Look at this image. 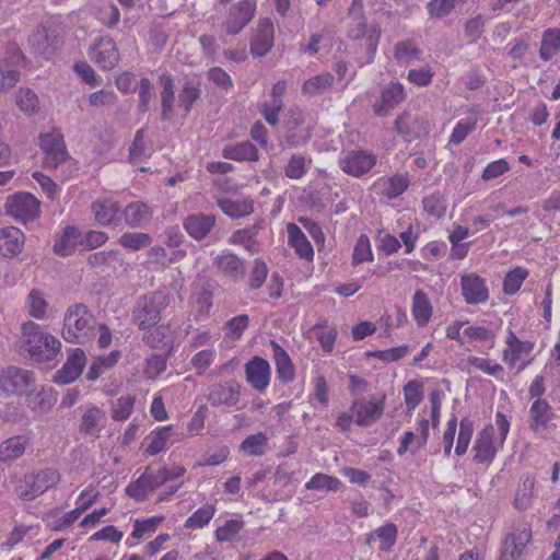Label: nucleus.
Listing matches in <instances>:
<instances>
[{"label": "nucleus", "mask_w": 560, "mask_h": 560, "mask_svg": "<svg viewBox=\"0 0 560 560\" xmlns=\"http://www.w3.org/2000/svg\"><path fill=\"white\" fill-rule=\"evenodd\" d=\"M162 90L160 92L161 119L170 121L173 118L175 102L174 79L168 73H162L159 78Z\"/></svg>", "instance_id": "c85d7f7f"}, {"label": "nucleus", "mask_w": 560, "mask_h": 560, "mask_svg": "<svg viewBox=\"0 0 560 560\" xmlns=\"http://www.w3.org/2000/svg\"><path fill=\"white\" fill-rule=\"evenodd\" d=\"M409 184V175L404 173L395 174L389 177H381L374 183V187L386 198L395 199L407 190Z\"/></svg>", "instance_id": "a878e982"}, {"label": "nucleus", "mask_w": 560, "mask_h": 560, "mask_svg": "<svg viewBox=\"0 0 560 560\" xmlns=\"http://www.w3.org/2000/svg\"><path fill=\"white\" fill-rule=\"evenodd\" d=\"M167 352L165 354H151L145 362L144 372L150 378H155L161 375L166 369Z\"/></svg>", "instance_id": "69168bd1"}, {"label": "nucleus", "mask_w": 560, "mask_h": 560, "mask_svg": "<svg viewBox=\"0 0 560 560\" xmlns=\"http://www.w3.org/2000/svg\"><path fill=\"white\" fill-rule=\"evenodd\" d=\"M335 83V77L330 72H322L308 78L302 84V93L313 97L328 92Z\"/></svg>", "instance_id": "e433bc0d"}, {"label": "nucleus", "mask_w": 560, "mask_h": 560, "mask_svg": "<svg viewBox=\"0 0 560 560\" xmlns=\"http://www.w3.org/2000/svg\"><path fill=\"white\" fill-rule=\"evenodd\" d=\"M24 61L23 52L15 46L11 48L10 60H0V92L12 89L20 81L19 66Z\"/></svg>", "instance_id": "a211bd4d"}, {"label": "nucleus", "mask_w": 560, "mask_h": 560, "mask_svg": "<svg viewBox=\"0 0 560 560\" xmlns=\"http://www.w3.org/2000/svg\"><path fill=\"white\" fill-rule=\"evenodd\" d=\"M22 337L25 350L35 362H50L60 352V340L34 322L22 325Z\"/></svg>", "instance_id": "f257e3e1"}, {"label": "nucleus", "mask_w": 560, "mask_h": 560, "mask_svg": "<svg viewBox=\"0 0 560 560\" xmlns=\"http://www.w3.org/2000/svg\"><path fill=\"white\" fill-rule=\"evenodd\" d=\"M81 236L80 230L74 225H67L55 238L54 253L67 257L74 253Z\"/></svg>", "instance_id": "7c9ffc66"}, {"label": "nucleus", "mask_w": 560, "mask_h": 560, "mask_svg": "<svg viewBox=\"0 0 560 560\" xmlns=\"http://www.w3.org/2000/svg\"><path fill=\"white\" fill-rule=\"evenodd\" d=\"M495 427L498 434L492 424L487 425L478 433L472 447L476 462L491 463L498 451L503 447L510 431V421L501 411L495 412Z\"/></svg>", "instance_id": "f03ea898"}, {"label": "nucleus", "mask_w": 560, "mask_h": 560, "mask_svg": "<svg viewBox=\"0 0 560 560\" xmlns=\"http://www.w3.org/2000/svg\"><path fill=\"white\" fill-rule=\"evenodd\" d=\"M421 50L411 39L398 42L394 47L395 60L404 66H409L420 60Z\"/></svg>", "instance_id": "c03bdc74"}, {"label": "nucleus", "mask_w": 560, "mask_h": 560, "mask_svg": "<svg viewBox=\"0 0 560 560\" xmlns=\"http://www.w3.org/2000/svg\"><path fill=\"white\" fill-rule=\"evenodd\" d=\"M118 243L124 248L138 252L150 246L152 237L150 234L143 232H126L119 237Z\"/></svg>", "instance_id": "de8ad7c7"}, {"label": "nucleus", "mask_w": 560, "mask_h": 560, "mask_svg": "<svg viewBox=\"0 0 560 560\" xmlns=\"http://www.w3.org/2000/svg\"><path fill=\"white\" fill-rule=\"evenodd\" d=\"M532 540V528L527 523H518L502 542L500 560H520Z\"/></svg>", "instance_id": "1a4fd4ad"}, {"label": "nucleus", "mask_w": 560, "mask_h": 560, "mask_svg": "<svg viewBox=\"0 0 560 560\" xmlns=\"http://www.w3.org/2000/svg\"><path fill=\"white\" fill-rule=\"evenodd\" d=\"M170 303L168 295L154 291L141 296L132 311V319L140 330L155 327L161 320V314Z\"/></svg>", "instance_id": "39448f33"}, {"label": "nucleus", "mask_w": 560, "mask_h": 560, "mask_svg": "<svg viewBox=\"0 0 560 560\" xmlns=\"http://www.w3.org/2000/svg\"><path fill=\"white\" fill-rule=\"evenodd\" d=\"M530 429L538 431L546 428L549 421L553 418V412L550 404L545 400H534L530 408Z\"/></svg>", "instance_id": "ea45409f"}, {"label": "nucleus", "mask_w": 560, "mask_h": 560, "mask_svg": "<svg viewBox=\"0 0 560 560\" xmlns=\"http://www.w3.org/2000/svg\"><path fill=\"white\" fill-rule=\"evenodd\" d=\"M126 224L131 229L143 226L152 218V211L144 202H131L122 210Z\"/></svg>", "instance_id": "f704fd0d"}, {"label": "nucleus", "mask_w": 560, "mask_h": 560, "mask_svg": "<svg viewBox=\"0 0 560 560\" xmlns=\"http://www.w3.org/2000/svg\"><path fill=\"white\" fill-rule=\"evenodd\" d=\"M214 514V508L211 504H205L195 511L185 522L188 529L202 528L209 524Z\"/></svg>", "instance_id": "6e6d98bb"}, {"label": "nucleus", "mask_w": 560, "mask_h": 560, "mask_svg": "<svg viewBox=\"0 0 560 560\" xmlns=\"http://www.w3.org/2000/svg\"><path fill=\"white\" fill-rule=\"evenodd\" d=\"M173 434V425L161 427L152 431L143 441L145 443L144 454L155 456L161 453L168 442L171 444L175 442L172 440Z\"/></svg>", "instance_id": "c756f323"}, {"label": "nucleus", "mask_w": 560, "mask_h": 560, "mask_svg": "<svg viewBox=\"0 0 560 560\" xmlns=\"http://www.w3.org/2000/svg\"><path fill=\"white\" fill-rule=\"evenodd\" d=\"M241 395V385L234 380L218 383L209 388L208 400L212 406H234Z\"/></svg>", "instance_id": "6ab92c4d"}, {"label": "nucleus", "mask_w": 560, "mask_h": 560, "mask_svg": "<svg viewBox=\"0 0 560 560\" xmlns=\"http://www.w3.org/2000/svg\"><path fill=\"white\" fill-rule=\"evenodd\" d=\"M25 244L24 233L16 226L0 229V255L12 258L22 253Z\"/></svg>", "instance_id": "4be33fe9"}, {"label": "nucleus", "mask_w": 560, "mask_h": 560, "mask_svg": "<svg viewBox=\"0 0 560 560\" xmlns=\"http://www.w3.org/2000/svg\"><path fill=\"white\" fill-rule=\"evenodd\" d=\"M60 481V472L55 468H45L24 475L15 487L18 497L32 501Z\"/></svg>", "instance_id": "423d86ee"}, {"label": "nucleus", "mask_w": 560, "mask_h": 560, "mask_svg": "<svg viewBox=\"0 0 560 560\" xmlns=\"http://www.w3.org/2000/svg\"><path fill=\"white\" fill-rule=\"evenodd\" d=\"M533 350V343L520 340L512 331L506 338V348L503 351L504 361L514 368L522 354H529Z\"/></svg>", "instance_id": "58836bf2"}, {"label": "nucleus", "mask_w": 560, "mask_h": 560, "mask_svg": "<svg viewBox=\"0 0 560 560\" xmlns=\"http://www.w3.org/2000/svg\"><path fill=\"white\" fill-rule=\"evenodd\" d=\"M376 164V156L364 150H351L339 159V166L343 173L353 177H361L369 173Z\"/></svg>", "instance_id": "f8f14e48"}, {"label": "nucleus", "mask_w": 560, "mask_h": 560, "mask_svg": "<svg viewBox=\"0 0 560 560\" xmlns=\"http://www.w3.org/2000/svg\"><path fill=\"white\" fill-rule=\"evenodd\" d=\"M135 397L127 394L117 399L115 406L113 407V419L115 421H125L131 415V411L135 406Z\"/></svg>", "instance_id": "680f3d73"}, {"label": "nucleus", "mask_w": 560, "mask_h": 560, "mask_svg": "<svg viewBox=\"0 0 560 560\" xmlns=\"http://www.w3.org/2000/svg\"><path fill=\"white\" fill-rule=\"evenodd\" d=\"M476 117H468L457 121L450 136V143H462L467 138V136L476 129Z\"/></svg>", "instance_id": "4d7b16f0"}, {"label": "nucleus", "mask_w": 560, "mask_h": 560, "mask_svg": "<svg viewBox=\"0 0 560 560\" xmlns=\"http://www.w3.org/2000/svg\"><path fill=\"white\" fill-rule=\"evenodd\" d=\"M95 316L85 304L70 305L65 314L62 337L67 342L84 343L94 335Z\"/></svg>", "instance_id": "7ed1b4c3"}, {"label": "nucleus", "mask_w": 560, "mask_h": 560, "mask_svg": "<svg viewBox=\"0 0 560 560\" xmlns=\"http://www.w3.org/2000/svg\"><path fill=\"white\" fill-rule=\"evenodd\" d=\"M467 363L483 373L494 376L501 377L503 374V366L499 363H491L489 360L479 357H469L467 359Z\"/></svg>", "instance_id": "338daca9"}, {"label": "nucleus", "mask_w": 560, "mask_h": 560, "mask_svg": "<svg viewBox=\"0 0 560 560\" xmlns=\"http://www.w3.org/2000/svg\"><path fill=\"white\" fill-rule=\"evenodd\" d=\"M275 30L270 19L259 20L250 39V54L254 57L266 56L273 46Z\"/></svg>", "instance_id": "f3484780"}, {"label": "nucleus", "mask_w": 560, "mask_h": 560, "mask_svg": "<svg viewBox=\"0 0 560 560\" xmlns=\"http://www.w3.org/2000/svg\"><path fill=\"white\" fill-rule=\"evenodd\" d=\"M283 107L282 101H277L270 97L269 101H265L259 106V112L265 117L266 121L270 126H276L279 122V113Z\"/></svg>", "instance_id": "0e129e2a"}, {"label": "nucleus", "mask_w": 560, "mask_h": 560, "mask_svg": "<svg viewBox=\"0 0 560 560\" xmlns=\"http://www.w3.org/2000/svg\"><path fill=\"white\" fill-rule=\"evenodd\" d=\"M145 130L139 129L135 133L133 141L129 148V160L131 163H141L151 156L144 143Z\"/></svg>", "instance_id": "09e8293b"}, {"label": "nucleus", "mask_w": 560, "mask_h": 560, "mask_svg": "<svg viewBox=\"0 0 560 560\" xmlns=\"http://www.w3.org/2000/svg\"><path fill=\"white\" fill-rule=\"evenodd\" d=\"M91 211L97 223L103 226L116 225L119 220L118 202L108 198L94 200L91 203Z\"/></svg>", "instance_id": "b1692460"}, {"label": "nucleus", "mask_w": 560, "mask_h": 560, "mask_svg": "<svg viewBox=\"0 0 560 560\" xmlns=\"http://www.w3.org/2000/svg\"><path fill=\"white\" fill-rule=\"evenodd\" d=\"M201 94L200 78L196 74L186 77L177 95L178 105L184 109V116L190 114L194 104L200 100Z\"/></svg>", "instance_id": "5701e85b"}, {"label": "nucleus", "mask_w": 560, "mask_h": 560, "mask_svg": "<svg viewBox=\"0 0 560 560\" xmlns=\"http://www.w3.org/2000/svg\"><path fill=\"white\" fill-rule=\"evenodd\" d=\"M527 277L526 269L517 267L512 271H509L503 281V290L506 294L516 293L523 284V281Z\"/></svg>", "instance_id": "bf43d9fd"}, {"label": "nucleus", "mask_w": 560, "mask_h": 560, "mask_svg": "<svg viewBox=\"0 0 560 560\" xmlns=\"http://www.w3.org/2000/svg\"><path fill=\"white\" fill-rule=\"evenodd\" d=\"M25 395L27 396V407L35 412H45L48 409H50L56 402V397L54 396L51 388L46 389L43 387L38 392H27V394Z\"/></svg>", "instance_id": "79ce46f5"}, {"label": "nucleus", "mask_w": 560, "mask_h": 560, "mask_svg": "<svg viewBox=\"0 0 560 560\" xmlns=\"http://www.w3.org/2000/svg\"><path fill=\"white\" fill-rule=\"evenodd\" d=\"M411 314L419 327H424L433 315V306L428 294L417 290L412 295Z\"/></svg>", "instance_id": "473e14b6"}, {"label": "nucleus", "mask_w": 560, "mask_h": 560, "mask_svg": "<svg viewBox=\"0 0 560 560\" xmlns=\"http://www.w3.org/2000/svg\"><path fill=\"white\" fill-rule=\"evenodd\" d=\"M404 398L409 411L420 405L423 398L422 384L418 381H410L404 386Z\"/></svg>", "instance_id": "13d9d810"}, {"label": "nucleus", "mask_w": 560, "mask_h": 560, "mask_svg": "<svg viewBox=\"0 0 560 560\" xmlns=\"http://www.w3.org/2000/svg\"><path fill=\"white\" fill-rule=\"evenodd\" d=\"M164 520V516H152L150 518L140 521L136 520L133 523V529L131 537L136 539L142 538L147 533H154Z\"/></svg>", "instance_id": "e2e57ef3"}, {"label": "nucleus", "mask_w": 560, "mask_h": 560, "mask_svg": "<svg viewBox=\"0 0 560 560\" xmlns=\"http://www.w3.org/2000/svg\"><path fill=\"white\" fill-rule=\"evenodd\" d=\"M90 54L94 62L103 70L114 69L120 60L116 43L109 36L98 37L90 47Z\"/></svg>", "instance_id": "4468645a"}, {"label": "nucleus", "mask_w": 560, "mask_h": 560, "mask_svg": "<svg viewBox=\"0 0 560 560\" xmlns=\"http://www.w3.org/2000/svg\"><path fill=\"white\" fill-rule=\"evenodd\" d=\"M104 419L105 412L101 408L92 406L82 415L79 430L85 435L98 438Z\"/></svg>", "instance_id": "c9c22d12"}, {"label": "nucleus", "mask_w": 560, "mask_h": 560, "mask_svg": "<svg viewBox=\"0 0 560 560\" xmlns=\"http://www.w3.org/2000/svg\"><path fill=\"white\" fill-rule=\"evenodd\" d=\"M420 236V224L417 220L408 223L406 230L399 233V238L405 246V252L410 254L416 248V243Z\"/></svg>", "instance_id": "052dcab7"}, {"label": "nucleus", "mask_w": 560, "mask_h": 560, "mask_svg": "<svg viewBox=\"0 0 560 560\" xmlns=\"http://www.w3.org/2000/svg\"><path fill=\"white\" fill-rule=\"evenodd\" d=\"M15 102L19 108L27 116L36 114L39 108L38 97L31 89H20L16 92Z\"/></svg>", "instance_id": "3c124183"}, {"label": "nucleus", "mask_w": 560, "mask_h": 560, "mask_svg": "<svg viewBox=\"0 0 560 560\" xmlns=\"http://www.w3.org/2000/svg\"><path fill=\"white\" fill-rule=\"evenodd\" d=\"M224 339L223 342L229 347L231 342L241 339L245 330V314L235 316L228 320L224 326Z\"/></svg>", "instance_id": "603ef678"}, {"label": "nucleus", "mask_w": 560, "mask_h": 560, "mask_svg": "<svg viewBox=\"0 0 560 560\" xmlns=\"http://www.w3.org/2000/svg\"><path fill=\"white\" fill-rule=\"evenodd\" d=\"M460 288L463 296L468 304L485 303L489 298L483 279L476 273L462 276Z\"/></svg>", "instance_id": "412c9836"}, {"label": "nucleus", "mask_w": 560, "mask_h": 560, "mask_svg": "<svg viewBox=\"0 0 560 560\" xmlns=\"http://www.w3.org/2000/svg\"><path fill=\"white\" fill-rule=\"evenodd\" d=\"M215 223L213 214L202 212L189 214L183 222L185 231L195 240L205 238Z\"/></svg>", "instance_id": "393cba45"}, {"label": "nucleus", "mask_w": 560, "mask_h": 560, "mask_svg": "<svg viewBox=\"0 0 560 560\" xmlns=\"http://www.w3.org/2000/svg\"><path fill=\"white\" fill-rule=\"evenodd\" d=\"M474 432L472 421L468 418H463L459 422V431L457 435V443L455 446V454L457 456H463L469 446Z\"/></svg>", "instance_id": "5fc2aeb1"}, {"label": "nucleus", "mask_w": 560, "mask_h": 560, "mask_svg": "<svg viewBox=\"0 0 560 560\" xmlns=\"http://www.w3.org/2000/svg\"><path fill=\"white\" fill-rule=\"evenodd\" d=\"M278 378L287 384L294 378L295 369L288 352L275 340L270 341Z\"/></svg>", "instance_id": "cd10ccee"}, {"label": "nucleus", "mask_w": 560, "mask_h": 560, "mask_svg": "<svg viewBox=\"0 0 560 560\" xmlns=\"http://www.w3.org/2000/svg\"><path fill=\"white\" fill-rule=\"evenodd\" d=\"M3 209L14 221L26 224L39 217L40 201L30 192L19 191L7 197Z\"/></svg>", "instance_id": "0eeeda50"}, {"label": "nucleus", "mask_w": 560, "mask_h": 560, "mask_svg": "<svg viewBox=\"0 0 560 560\" xmlns=\"http://www.w3.org/2000/svg\"><path fill=\"white\" fill-rule=\"evenodd\" d=\"M271 380V368L269 362L260 357H254L247 362V382L258 390L265 392Z\"/></svg>", "instance_id": "aec40b11"}, {"label": "nucleus", "mask_w": 560, "mask_h": 560, "mask_svg": "<svg viewBox=\"0 0 560 560\" xmlns=\"http://www.w3.org/2000/svg\"><path fill=\"white\" fill-rule=\"evenodd\" d=\"M560 50V28H548L542 34L539 56L548 61Z\"/></svg>", "instance_id": "a18cd8bd"}, {"label": "nucleus", "mask_w": 560, "mask_h": 560, "mask_svg": "<svg viewBox=\"0 0 560 560\" xmlns=\"http://www.w3.org/2000/svg\"><path fill=\"white\" fill-rule=\"evenodd\" d=\"M39 147L43 150L44 165L48 168H57L67 158L63 137L60 132H47L39 136Z\"/></svg>", "instance_id": "ddd939ff"}, {"label": "nucleus", "mask_w": 560, "mask_h": 560, "mask_svg": "<svg viewBox=\"0 0 560 560\" xmlns=\"http://www.w3.org/2000/svg\"><path fill=\"white\" fill-rule=\"evenodd\" d=\"M163 485L165 482L159 469L149 465L136 480L125 488V493L137 502H143Z\"/></svg>", "instance_id": "6e6552de"}, {"label": "nucleus", "mask_w": 560, "mask_h": 560, "mask_svg": "<svg viewBox=\"0 0 560 560\" xmlns=\"http://www.w3.org/2000/svg\"><path fill=\"white\" fill-rule=\"evenodd\" d=\"M32 371L18 366H9L0 372V390L8 395H24L34 384Z\"/></svg>", "instance_id": "9d476101"}, {"label": "nucleus", "mask_w": 560, "mask_h": 560, "mask_svg": "<svg viewBox=\"0 0 560 560\" xmlns=\"http://www.w3.org/2000/svg\"><path fill=\"white\" fill-rule=\"evenodd\" d=\"M347 34L354 40L365 39L369 52H376L382 31L377 23L368 24L363 0H352L348 9Z\"/></svg>", "instance_id": "20e7f679"}, {"label": "nucleus", "mask_w": 560, "mask_h": 560, "mask_svg": "<svg viewBox=\"0 0 560 560\" xmlns=\"http://www.w3.org/2000/svg\"><path fill=\"white\" fill-rule=\"evenodd\" d=\"M214 265L225 276L232 279H242L244 275V262L235 254L226 252L214 259Z\"/></svg>", "instance_id": "4c0bfd02"}, {"label": "nucleus", "mask_w": 560, "mask_h": 560, "mask_svg": "<svg viewBox=\"0 0 560 560\" xmlns=\"http://www.w3.org/2000/svg\"><path fill=\"white\" fill-rule=\"evenodd\" d=\"M535 479L530 476H525L520 483L516 495L514 499V506L520 510H526L532 503L533 489Z\"/></svg>", "instance_id": "8fccbe9b"}, {"label": "nucleus", "mask_w": 560, "mask_h": 560, "mask_svg": "<svg viewBox=\"0 0 560 560\" xmlns=\"http://www.w3.org/2000/svg\"><path fill=\"white\" fill-rule=\"evenodd\" d=\"M374 256L371 247V242L368 235L361 234L353 247L352 265H360L364 261H373Z\"/></svg>", "instance_id": "864d4df0"}, {"label": "nucleus", "mask_w": 560, "mask_h": 560, "mask_svg": "<svg viewBox=\"0 0 560 560\" xmlns=\"http://www.w3.org/2000/svg\"><path fill=\"white\" fill-rule=\"evenodd\" d=\"M311 332L316 337L325 352H331L336 341L335 329L316 325L312 328Z\"/></svg>", "instance_id": "774afa93"}, {"label": "nucleus", "mask_w": 560, "mask_h": 560, "mask_svg": "<svg viewBox=\"0 0 560 560\" xmlns=\"http://www.w3.org/2000/svg\"><path fill=\"white\" fill-rule=\"evenodd\" d=\"M143 342L151 349L166 350L167 354L173 349V338L170 334V327L156 325L151 329L143 330Z\"/></svg>", "instance_id": "2f4dec72"}, {"label": "nucleus", "mask_w": 560, "mask_h": 560, "mask_svg": "<svg viewBox=\"0 0 560 560\" xmlns=\"http://www.w3.org/2000/svg\"><path fill=\"white\" fill-rule=\"evenodd\" d=\"M406 98L404 85L390 81L382 91L380 100L373 104V112L376 116L385 117L394 110Z\"/></svg>", "instance_id": "2eb2a0df"}, {"label": "nucleus", "mask_w": 560, "mask_h": 560, "mask_svg": "<svg viewBox=\"0 0 560 560\" xmlns=\"http://www.w3.org/2000/svg\"><path fill=\"white\" fill-rule=\"evenodd\" d=\"M372 539L378 540L380 550L384 552L390 551L397 539L396 525L390 522L385 523L369 535L368 541L370 542Z\"/></svg>", "instance_id": "37998d69"}, {"label": "nucleus", "mask_w": 560, "mask_h": 560, "mask_svg": "<svg viewBox=\"0 0 560 560\" xmlns=\"http://www.w3.org/2000/svg\"><path fill=\"white\" fill-rule=\"evenodd\" d=\"M85 363L86 357L82 349L71 350L61 369L55 373L54 382L62 385L74 382L81 375Z\"/></svg>", "instance_id": "dca6fc26"}, {"label": "nucleus", "mask_w": 560, "mask_h": 560, "mask_svg": "<svg viewBox=\"0 0 560 560\" xmlns=\"http://www.w3.org/2000/svg\"><path fill=\"white\" fill-rule=\"evenodd\" d=\"M245 26V0H240L229 9L222 27L228 35L238 34Z\"/></svg>", "instance_id": "a19ab883"}, {"label": "nucleus", "mask_w": 560, "mask_h": 560, "mask_svg": "<svg viewBox=\"0 0 560 560\" xmlns=\"http://www.w3.org/2000/svg\"><path fill=\"white\" fill-rule=\"evenodd\" d=\"M342 487V482L340 479L334 476H329L326 474L317 472L306 483L305 488L307 490H317V491H338Z\"/></svg>", "instance_id": "49530a36"}, {"label": "nucleus", "mask_w": 560, "mask_h": 560, "mask_svg": "<svg viewBox=\"0 0 560 560\" xmlns=\"http://www.w3.org/2000/svg\"><path fill=\"white\" fill-rule=\"evenodd\" d=\"M385 396L378 399L358 398L351 404L350 411L354 415V422L360 427H371L384 413Z\"/></svg>", "instance_id": "9b49d317"}, {"label": "nucleus", "mask_w": 560, "mask_h": 560, "mask_svg": "<svg viewBox=\"0 0 560 560\" xmlns=\"http://www.w3.org/2000/svg\"><path fill=\"white\" fill-rule=\"evenodd\" d=\"M287 231L288 243L296 255L307 261H312L314 258V248L303 231L295 223H289Z\"/></svg>", "instance_id": "bb28decb"}, {"label": "nucleus", "mask_w": 560, "mask_h": 560, "mask_svg": "<svg viewBox=\"0 0 560 560\" xmlns=\"http://www.w3.org/2000/svg\"><path fill=\"white\" fill-rule=\"evenodd\" d=\"M30 444L31 439L26 435H14L4 440L0 444V462L9 463L20 458Z\"/></svg>", "instance_id": "72a5a7b5"}]
</instances>
